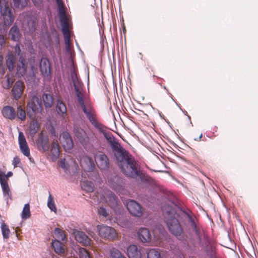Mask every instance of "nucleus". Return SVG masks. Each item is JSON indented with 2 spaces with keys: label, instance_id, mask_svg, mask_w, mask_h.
<instances>
[{
  "label": "nucleus",
  "instance_id": "nucleus-1",
  "mask_svg": "<svg viewBox=\"0 0 258 258\" xmlns=\"http://www.w3.org/2000/svg\"><path fill=\"white\" fill-rule=\"evenodd\" d=\"M86 116L91 123L103 134L111 149L113 159L122 172L127 176L137 177L139 175V172L134 158L122 147L117 139L111 133L106 132L105 126L97 120L95 110L86 114Z\"/></svg>",
  "mask_w": 258,
  "mask_h": 258
},
{
  "label": "nucleus",
  "instance_id": "nucleus-2",
  "mask_svg": "<svg viewBox=\"0 0 258 258\" xmlns=\"http://www.w3.org/2000/svg\"><path fill=\"white\" fill-rule=\"evenodd\" d=\"M162 209L164 216V221L166 224L169 232L176 237H182L183 235V229L177 218H183V223L185 227L190 224L189 217L196 220L194 215L189 213L180 209L174 203H166L162 207Z\"/></svg>",
  "mask_w": 258,
  "mask_h": 258
},
{
  "label": "nucleus",
  "instance_id": "nucleus-3",
  "mask_svg": "<svg viewBox=\"0 0 258 258\" xmlns=\"http://www.w3.org/2000/svg\"><path fill=\"white\" fill-rule=\"evenodd\" d=\"M56 2L58 7V13L64 36V43L66 45L67 49L69 50L71 35L69 30V24L66 14L64 6L62 0H56Z\"/></svg>",
  "mask_w": 258,
  "mask_h": 258
},
{
  "label": "nucleus",
  "instance_id": "nucleus-4",
  "mask_svg": "<svg viewBox=\"0 0 258 258\" xmlns=\"http://www.w3.org/2000/svg\"><path fill=\"white\" fill-rule=\"evenodd\" d=\"M75 91L77 97L78 102L83 112L86 114L95 110L90 101L89 97L84 92H82L80 87L76 84H74Z\"/></svg>",
  "mask_w": 258,
  "mask_h": 258
},
{
  "label": "nucleus",
  "instance_id": "nucleus-5",
  "mask_svg": "<svg viewBox=\"0 0 258 258\" xmlns=\"http://www.w3.org/2000/svg\"><path fill=\"white\" fill-rule=\"evenodd\" d=\"M138 236L139 240L143 243H151L153 245H160L161 240V235L154 234L152 238L150 231L147 228H141L138 231Z\"/></svg>",
  "mask_w": 258,
  "mask_h": 258
},
{
  "label": "nucleus",
  "instance_id": "nucleus-6",
  "mask_svg": "<svg viewBox=\"0 0 258 258\" xmlns=\"http://www.w3.org/2000/svg\"><path fill=\"white\" fill-rule=\"evenodd\" d=\"M189 218V221L190 222V227L195 232L199 244L202 246H208L209 244V238L207 233L199 226L197 225L196 220H194L193 218L189 217L187 215Z\"/></svg>",
  "mask_w": 258,
  "mask_h": 258
},
{
  "label": "nucleus",
  "instance_id": "nucleus-7",
  "mask_svg": "<svg viewBox=\"0 0 258 258\" xmlns=\"http://www.w3.org/2000/svg\"><path fill=\"white\" fill-rule=\"evenodd\" d=\"M27 115L30 118H34L38 113H40L42 110L41 100L38 97L34 94L27 104Z\"/></svg>",
  "mask_w": 258,
  "mask_h": 258
},
{
  "label": "nucleus",
  "instance_id": "nucleus-8",
  "mask_svg": "<svg viewBox=\"0 0 258 258\" xmlns=\"http://www.w3.org/2000/svg\"><path fill=\"white\" fill-rule=\"evenodd\" d=\"M0 16L6 26L11 25L14 21L9 0H0Z\"/></svg>",
  "mask_w": 258,
  "mask_h": 258
},
{
  "label": "nucleus",
  "instance_id": "nucleus-9",
  "mask_svg": "<svg viewBox=\"0 0 258 258\" xmlns=\"http://www.w3.org/2000/svg\"><path fill=\"white\" fill-rule=\"evenodd\" d=\"M97 201H103L106 203L111 208H115L118 205V199L115 195L110 190H103V194L97 192L95 196Z\"/></svg>",
  "mask_w": 258,
  "mask_h": 258
},
{
  "label": "nucleus",
  "instance_id": "nucleus-10",
  "mask_svg": "<svg viewBox=\"0 0 258 258\" xmlns=\"http://www.w3.org/2000/svg\"><path fill=\"white\" fill-rule=\"evenodd\" d=\"M74 134L77 140L86 149L90 148L91 140V134L87 133L80 127L75 128Z\"/></svg>",
  "mask_w": 258,
  "mask_h": 258
},
{
  "label": "nucleus",
  "instance_id": "nucleus-11",
  "mask_svg": "<svg viewBox=\"0 0 258 258\" xmlns=\"http://www.w3.org/2000/svg\"><path fill=\"white\" fill-rule=\"evenodd\" d=\"M96 227L101 237L109 240H113L117 238V233L113 228L103 224L97 225Z\"/></svg>",
  "mask_w": 258,
  "mask_h": 258
},
{
  "label": "nucleus",
  "instance_id": "nucleus-12",
  "mask_svg": "<svg viewBox=\"0 0 258 258\" xmlns=\"http://www.w3.org/2000/svg\"><path fill=\"white\" fill-rule=\"evenodd\" d=\"M13 173L12 171H9L7 174L3 172L0 171V183L2 188L4 197L7 200L11 199L12 194L8 183L9 178L12 176Z\"/></svg>",
  "mask_w": 258,
  "mask_h": 258
},
{
  "label": "nucleus",
  "instance_id": "nucleus-13",
  "mask_svg": "<svg viewBox=\"0 0 258 258\" xmlns=\"http://www.w3.org/2000/svg\"><path fill=\"white\" fill-rule=\"evenodd\" d=\"M94 157L98 167L100 170H106L109 168V159L106 154L98 152L94 154Z\"/></svg>",
  "mask_w": 258,
  "mask_h": 258
},
{
  "label": "nucleus",
  "instance_id": "nucleus-14",
  "mask_svg": "<svg viewBox=\"0 0 258 258\" xmlns=\"http://www.w3.org/2000/svg\"><path fill=\"white\" fill-rule=\"evenodd\" d=\"M126 208L133 216L141 217L143 214V208L140 204L134 200H130L126 203Z\"/></svg>",
  "mask_w": 258,
  "mask_h": 258
},
{
  "label": "nucleus",
  "instance_id": "nucleus-15",
  "mask_svg": "<svg viewBox=\"0 0 258 258\" xmlns=\"http://www.w3.org/2000/svg\"><path fill=\"white\" fill-rule=\"evenodd\" d=\"M18 143L21 153L30 159V153L25 136L22 132L19 133Z\"/></svg>",
  "mask_w": 258,
  "mask_h": 258
},
{
  "label": "nucleus",
  "instance_id": "nucleus-16",
  "mask_svg": "<svg viewBox=\"0 0 258 258\" xmlns=\"http://www.w3.org/2000/svg\"><path fill=\"white\" fill-rule=\"evenodd\" d=\"M60 143L65 150H69L73 148L74 142L69 133L63 132L59 137Z\"/></svg>",
  "mask_w": 258,
  "mask_h": 258
},
{
  "label": "nucleus",
  "instance_id": "nucleus-17",
  "mask_svg": "<svg viewBox=\"0 0 258 258\" xmlns=\"http://www.w3.org/2000/svg\"><path fill=\"white\" fill-rule=\"evenodd\" d=\"M36 145L38 150L41 152H44L48 151L49 148L48 139L43 135L42 132L39 134L38 139L36 141Z\"/></svg>",
  "mask_w": 258,
  "mask_h": 258
},
{
  "label": "nucleus",
  "instance_id": "nucleus-18",
  "mask_svg": "<svg viewBox=\"0 0 258 258\" xmlns=\"http://www.w3.org/2000/svg\"><path fill=\"white\" fill-rule=\"evenodd\" d=\"M80 163L84 170L87 171H92L95 168L93 159L86 155L80 157Z\"/></svg>",
  "mask_w": 258,
  "mask_h": 258
},
{
  "label": "nucleus",
  "instance_id": "nucleus-19",
  "mask_svg": "<svg viewBox=\"0 0 258 258\" xmlns=\"http://www.w3.org/2000/svg\"><path fill=\"white\" fill-rule=\"evenodd\" d=\"M24 88L25 85L23 82L18 81L15 83L12 90V95L14 99L18 100L21 98Z\"/></svg>",
  "mask_w": 258,
  "mask_h": 258
},
{
  "label": "nucleus",
  "instance_id": "nucleus-20",
  "mask_svg": "<svg viewBox=\"0 0 258 258\" xmlns=\"http://www.w3.org/2000/svg\"><path fill=\"white\" fill-rule=\"evenodd\" d=\"M74 234L76 240L84 246H88L91 244L90 238L83 231L75 230Z\"/></svg>",
  "mask_w": 258,
  "mask_h": 258
},
{
  "label": "nucleus",
  "instance_id": "nucleus-21",
  "mask_svg": "<svg viewBox=\"0 0 258 258\" xmlns=\"http://www.w3.org/2000/svg\"><path fill=\"white\" fill-rule=\"evenodd\" d=\"M127 254L129 258H142V256L141 248L134 244L127 247Z\"/></svg>",
  "mask_w": 258,
  "mask_h": 258
},
{
  "label": "nucleus",
  "instance_id": "nucleus-22",
  "mask_svg": "<svg viewBox=\"0 0 258 258\" xmlns=\"http://www.w3.org/2000/svg\"><path fill=\"white\" fill-rule=\"evenodd\" d=\"M40 70L41 74L46 77H48L50 74V64L48 59L42 58L40 63Z\"/></svg>",
  "mask_w": 258,
  "mask_h": 258
},
{
  "label": "nucleus",
  "instance_id": "nucleus-23",
  "mask_svg": "<svg viewBox=\"0 0 258 258\" xmlns=\"http://www.w3.org/2000/svg\"><path fill=\"white\" fill-rule=\"evenodd\" d=\"M2 113L4 117L7 119L13 120L16 117V113L14 108L7 105L3 107Z\"/></svg>",
  "mask_w": 258,
  "mask_h": 258
},
{
  "label": "nucleus",
  "instance_id": "nucleus-24",
  "mask_svg": "<svg viewBox=\"0 0 258 258\" xmlns=\"http://www.w3.org/2000/svg\"><path fill=\"white\" fill-rule=\"evenodd\" d=\"M19 63L17 65V71L19 75L24 76L26 72L27 65L25 58L22 56H20Z\"/></svg>",
  "mask_w": 258,
  "mask_h": 258
},
{
  "label": "nucleus",
  "instance_id": "nucleus-25",
  "mask_svg": "<svg viewBox=\"0 0 258 258\" xmlns=\"http://www.w3.org/2000/svg\"><path fill=\"white\" fill-rule=\"evenodd\" d=\"M147 258H162L161 250L158 248H149L146 250Z\"/></svg>",
  "mask_w": 258,
  "mask_h": 258
},
{
  "label": "nucleus",
  "instance_id": "nucleus-26",
  "mask_svg": "<svg viewBox=\"0 0 258 258\" xmlns=\"http://www.w3.org/2000/svg\"><path fill=\"white\" fill-rule=\"evenodd\" d=\"M121 180L118 177L114 176L108 181L110 186L114 190H119L122 188Z\"/></svg>",
  "mask_w": 258,
  "mask_h": 258
},
{
  "label": "nucleus",
  "instance_id": "nucleus-27",
  "mask_svg": "<svg viewBox=\"0 0 258 258\" xmlns=\"http://www.w3.org/2000/svg\"><path fill=\"white\" fill-rule=\"evenodd\" d=\"M44 105L46 108H50L53 104L54 98L52 95L45 93L42 96Z\"/></svg>",
  "mask_w": 258,
  "mask_h": 258
},
{
  "label": "nucleus",
  "instance_id": "nucleus-28",
  "mask_svg": "<svg viewBox=\"0 0 258 258\" xmlns=\"http://www.w3.org/2000/svg\"><path fill=\"white\" fill-rule=\"evenodd\" d=\"M60 147L57 142H53L51 145L50 153L52 158L56 159L59 155Z\"/></svg>",
  "mask_w": 258,
  "mask_h": 258
},
{
  "label": "nucleus",
  "instance_id": "nucleus-29",
  "mask_svg": "<svg viewBox=\"0 0 258 258\" xmlns=\"http://www.w3.org/2000/svg\"><path fill=\"white\" fill-rule=\"evenodd\" d=\"M52 246L54 251L58 254H62L64 252V248L62 244L58 240H54L52 242Z\"/></svg>",
  "mask_w": 258,
  "mask_h": 258
},
{
  "label": "nucleus",
  "instance_id": "nucleus-30",
  "mask_svg": "<svg viewBox=\"0 0 258 258\" xmlns=\"http://www.w3.org/2000/svg\"><path fill=\"white\" fill-rule=\"evenodd\" d=\"M9 37L11 39L17 41L20 37V33L18 27L16 26H13L9 32Z\"/></svg>",
  "mask_w": 258,
  "mask_h": 258
},
{
  "label": "nucleus",
  "instance_id": "nucleus-31",
  "mask_svg": "<svg viewBox=\"0 0 258 258\" xmlns=\"http://www.w3.org/2000/svg\"><path fill=\"white\" fill-rule=\"evenodd\" d=\"M56 109L57 113L63 116L67 114V108L66 104L61 101L57 100L56 105Z\"/></svg>",
  "mask_w": 258,
  "mask_h": 258
},
{
  "label": "nucleus",
  "instance_id": "nucleus-32",
  "mask_svg": "<svg viewBox=\"0 0 258 258\" xmlns=\"http://www.w3.org/2000/svg\"><path fill=\"white\" fill-rule=\"evenodd\" d=\"M16 117L20 120L23 121L26 119V111L24 108L21 105L19 106L17 109Z\"/></svg>",
  "mask_w": 258,
  "mask_h": 258
},
{
  "label": "nucleus",
  "instance_id": "nucleus-33",
  "mask_svg": "<svg viewBox=\"0 0 258 258\" xmlns=\"http://www.w3.org/2000/svg\"><path fill=\"white\" fill-rule=\"evenodd\" d=\"M30 119L32 120L30 125V131L32 134H35L39 128V123L36 117Z\"/></svg>",
  "mask_w": 258,
  "mask_h": 258
},
{
  "label": "nucleus",
  "instance_id": "nucleus-34",
  "mask_svg": "<svg viewBox=\"0 0 258 258\" xmlns=\"http://www.w3.org/2000/svg\"><path fill=\"white\" fill-rule=\"evenodd\" d=\"M54 234L58 240H64L66 239V236L64 231L58 228H56L54 230Z\"/></svg>",
  "mask_w": 258,
  "mask_h": 258
},
{
  "label": "nucleus",
  "instance_id": "nucleus-35",
  "mask_svg": "<svg viewBox=\"0 0 258 258\" xmlns=\"http://www.w3.org/2000/svg\"><path fill=\"white\" fill-rule=\"evenodd\" d=\"M15 58L13 54H9L8 55L6 64L9 70H12L14 68Z\"/></svg>",
  "mask_w": 258,
  "mask_h": 258
},
{
  "label": "nucleus",
  "instance_id": "nucleus-36",
  "mask_svg": "<svg viewBox=\"0 0 258 258\" xmlns=\"http://www.w3.org/2000/svg\"><path fill=\"white\" fill-rule=\"evenodd\" d=\"M28 0H13L15 8L22 9L27 6Z\"/></svg>",
  "mask_w": 258,
  "mask_h": 258
},
{
  "label": "nucleus",
  "instance_id": "nucleus-37",
  "mask_svg": "<svg viewBox=\"0 0 258 258\" xmlns=\"http://www.w3.org/2000/svg\"><path fill=\"white\" fill-rule=\"evenodd\" d=\"M82 188L87 192H92L94 190L93 183L88 181H84L81 184Z\"/></svg>",
  "mask_w": 258,
  "mask_h": 258
},
{
  "label": "nucleus",
  "instance_id": "nucleus-38",
  "mask_svg": "<svg viewBox=\"0 0 258 258\" xmlns=\"http://www.w3.org/2000/svg\"><path fill=\"white\" fill-rule=\"evenodd\" d=\"M30 216V206L29 204H26L24 205L23 208L21 217L23 219H27L29 218Z\"/></svg>",
  "mask_w": 258,
  "mask_h": 258
},
{
  "label": "nucleus",
  "instance_id": "nucleus-39",
  "mask_svg": "<svg viewBox=\"0 0 258 258\" xmlns=\"http://www.w3.org/2000/svg\"><path fill=\"white\" fill-rule=\"evenodd\" d=\"M1 228L3 237L5 239H8L9 237L10 233L8 226L5 223H3L1 225Z\"/></svg>",
  "mask_w": 258,
  "mask_h": 258
},
{
  "label": "nucleus",
  "instance_id": "nucleus-40",
  "mask_svg": "<svg viewBox=\"0 0 258 258\" xmlns=\"http://www.w3.org/2000/svg\"><path fill=\"white\" fill-rule=\"evenodd\" d=\"M27 27L28 31L33 32L36 29V22L31 18L28 20Z\"/></svg>",
  "mask_w": 258,
  "mask_h": 258
},
{
  "label": "nucleus",
  "instance_id": "nucleus-41",
  "mask_svg": "<svg viewBox=\"0 0 258 258\" xmlns=\"http://www.w3.org/2000/svg\"><path fill=\"white\" fill-rule=\"evenodd\" d=\"M47 206L52 211H53L54 212H56V208L55 207L53 198L52 197L51 194H49L48 199Z\"/></svg>",
  "mask_w": 258,
  "mask_h": 258
},
{
  "label": "nucleus",
  "instance_id": "nucleus-42",
  "mask_svg": "<svg viewBox=\"0 0 258 258\" xmlns=\"http://www.w3.org/2000/svg\"><path fill=\"white\" fill-rule=\"evenodd\" d=\"M79 254L80 258H90L88 251L83 247L79 248Z\"/></svg>",
  "mask_w": 258,
  "mask_h": 258
},
{
  "label": "nucleus",
  "instance_id": "nucleus-43",
  "mask_svg": "<svg viewBox=\"0 0 258 258\" xmlns=\"http://www.w3.org/2000/svg\"><path fill=\"white\" fill-rule=\"evenodd\" d=\"M59 165L64 171H68L70 167L69 164L66 161V159H61L59 162Z\"/></svg>",
  "mask_w": 258,
  "mask_h": 258
},
{
  "label": "nucleus",
  "instance_id": "nucleus-44",
  "mask_svg": "<svg viewBox=\"0 0 258 258\" xmlns=\"http://www.w3.org/2000/svg\"><path fill=\"white\" fill-rule=\"evenodd\" d=\"M110 254L113 258H119L122 256L119 250L115 248H112L110 250Z\"/></svg>",
  "mask_w": 258,
  "mask_h": 258
},
{
  "label": "nucleus",
  "instance_id": "nucleus-45",
  "mask_svg": "<svg viewBox=\"0 0 258 258\" xmlns=\"http://www.w3.org/2000/svg\"><path fill=\"white\" fill-rule=\"evenodd\" d=\"M13 84V79L10 78V77H8L7 78V80H6V83L4 84V87L6 89H8L11 87Z\"/></svg>",
  "mask_w": 258,
  "mask_h": 258
},
{
  "label": "nucleus",
  "instance_id": "nucleus-46",
  "mask_svg": "<svg viewBox=\"0 0 258 258\" xmlns=\"http://www.w3.org/2000/svg\"><path fill=\"white\" fill-rule=\"evenodd\" d=\"M98 214L104 217H106L108 216L106 209L103 207H100L98 210Z\"/></svg>",
  "mask_w": 258,
  "mask_h": 258
},
{
  "label": "nucleus",
  "instance_id": "nucleus-47",
  "mask_svg": "<svg viewBox=\"0 0 258 258\" xmlns=\"http://www.w3.org/2000/svg\"><path fill=\"white\" fill-rule=\"evenodd\" d=\"M21 50L20 47V45L19 44H17L16 46H15V55H17L18 56H21Z\"/></svg>",
  "mask_w": 258,
  "mask_h": 258
},
{
  "label": "nucleus",
  "instance_id": "nucleus-48",
  "mask_svg": "<svg viewBox=\"0 0 258 258\" xmlns=\"http://www.w3.org/2000/svg\"><path fill=\"white\" fill-rule=\"evenodd\" d=\"M20 159L19 157L16 156L14 158L13 160V165L15 168L18 166V165L20 163Z\"/></svg>",
  "mask_w": 258,
  "mask_h": 258
},
{
  "label": "nucleus",
  "instance_id": "nucleus-49",
  "mask_svg": "<svg viewBox=\"0 0 258 258\" xmlns=\"http://www.w3.org/2000/svg\"><path fill=\"white\" fill-rule=\"evenodd\" d=\"M5 42V38L3 35H0V44L3 45Z\"/></svg>",
  "mask_w": 258,
  "mask_h": 258
},
{
  "label": "nucleus",
  "instance_id": "nucleus-50",
  "mask_svg": "<svg viewBox=\"0 0 258 258\" xmlns=\"http://www.w3.org/2000/svg\"><path fill=\"white\" fill-rule=\"evenodd\" d=\"M34 5L36 6H38L41 2L42 0H32Z\"/></svg>",
  "mask_w": 258,
  "mask_h": 258
},
{
  "label": "nucleus",
  "instance_id": "nucleus-51",
  "mask_svg": "<svg viewBox=\"0 0 258 258\" xmlns=\"http://www.w3.org/2000/svg\"><path fill=\"white\" fill-rule=\"evenodd\" d=\"M202 134H201V135H200V136H199V140H198V141H200V140H201V139L202 138Z\"/></svg>",
  "mask_w": 258,
  "mask_h": 258
},
{
  "label": "nucleus",
  "instance_id": "nucleus-52",
  "mask_svg": "<svg viewBox=\"0 0 258 258\" xmlns=\"http://www.w3.org/2000/svg\"><path fill=\"white\" fill-rule=\"evenodd\" d=\"M18 228H17L16 229V232L17 234V232H18ZM17 236H18L17 235Z\"/></svg>",
  "mask_w": 258,
  "mask_h": 258
},
{
  "label": "nucleus",
  "instance_id": "nucleus-53",
  "mask_svg": "<svg viewBox=\"0 0 258 258\" xmlns=\"http://www.w3.org/2000/svg\"><path fill=\"white\" fill-rule=\"evenodd\" d=\"M123 32L124 33L125 31V27H124V28L123 29Z\"/></svg>",
  "mask_w": 258,
  "mask_h": 258
},
{
  "label": "nucleus",
  "instance_id": "nucleus-54",
  "mask_svg": "<svg viewBox=\"0 0 258 258\" xmlns=\"http://www.w3.org/2000/svg\"><path fill=\"white\" fill-rule=\"evenodd\" d=\"M119 258H125L123 255H122V256H120Z\"/></svg>",
  "mask_w": 258,
  "mask_h": 258
}]
</instances>
